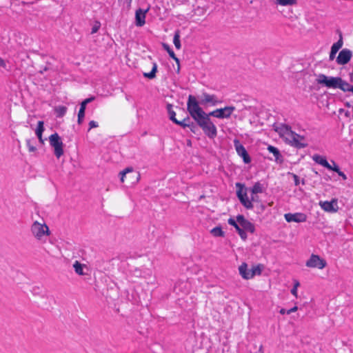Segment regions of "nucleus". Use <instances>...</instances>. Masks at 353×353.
Returning a JSON list of instances; mask_svg holds the SVG:
<instances>
[{
    "instance_id": "obj_35",
    "label": "nucleus",
    "mask_w": 353,
    "mask_h": 353,
    "mask_svg": "<svg viewBox=\"0 0 353 353\" xmlns=\"http://www.w3.org/2000/svg\"><path fill=\"white\" fill-rule=\"evenodd\" d=\"M44 130V122L43 121H39L37 123V127L35 130L36 135L42 134Z\"/></svg>"
},
{
    "instance_id": "obj_37",
    "label": "nucleus",
    "mask_w": 353,
    "mask_h": 353,
    "mask_svg": "<svg viewBox=\"0 0 353 353\" xmlns=\"http://www.w3.org/2000/svg\"><path fill=\"white\" fill-rule=\"evenodd\" d=\"M350 85V83H348L347 81L341 78V82H339V89L341 90L343 92H347V88H349Z\"/></svg>"
},
{
    "instance_id": "obj_16",
    "label": "nucleus",
    "mask_w": 353,
    "mask_h": 353,
    "mask_svg": "<svg viewBox=\"0 0 353 353\" xmlns=\"http://www.w3.org/2000/svg\"><path fill=\"white\" fill-rule=\"evenodd\" d=\"M94 99L95 98L94 97H91L85 99L81 103L80 108H79V110L78 112V119H77L78 124L81 125L83 121V119L85 117L84 110H85L87 104L92 102V101H94Z\"/></svg>"
},
{
    "instance_id": "obj_26",
    "label": "nucleus",
    "mask_w": 353,
    "mask_h": 353,
    "mask_svg": "<svg viewBox=\"0 0 353 353\" xmlns=\"http://www.w3.org/2000/svg\"><path fill=\"white\" fill-rule=\"evenodd\" d=\"M210 233L215 237H224L225 232L223 231L221 226H216L210 230Z\"/></svg>"
},
{
    "instance_id": "obj_40",
    "label": "nucleus",
    "mask_w": 353,
    "mask_h": 353,
    "mask_svg": "<svg viewBox=\"0 0 353 353\" xmlns=\"http://www.w3.org/2000/svg\"><path fill=\"white\" fill-rule=\"evenodd\" d=\"M197 123H195L194 122H189V126L188 128H190V131L194 134L199 130V128L197 127Z\"/></svg>"
},
{
    "instance_id": "obj_49",
    "label": "nucleus",
    "mask_w": 353,
    "mask_h": 353,
    "mask_svg": "<svg viewBox=\"0 0 353 353\" xmlns=\"http://www.w3.org/2000/svg\"><path fill=\"white\" fill-rule=\"evenodd\" d=\"M172 59H173L178 65L176 72L179 73L180 70L179 59L176 57L175 54L174 57H172Z\"/></svg>"
},
{
    "instance_id": "obj_27",
    "label": "nucleus",
    "mask_w": 353,
    "mask_h": 353,
    "mask_svg": "<svg viewBox=\"0 0 353 353\" xmlns=\"http://www.w3.org/2000/svg\"><path fill=\"white\" fill-rule=\"evenodd\" d=\"M157 72V64L156 63H154L152 70L150 72H144L143 76H144V77L148 78L149 79H152L155 78Z\"/></svg>"
},
{
    "instance_id": "obj_3",
    "label": "nucleus",
    "mask_w": 353,
    "mask_h": 353,
    "mask_svg": "<svg viewBox=\"0 0 353 353\" xmlns=\"http://www.w3.org/2000/svg\"><path fill=\"white\" fill-rule=\"evenodd\" d=\"M187 110L194 121L201 116L203 109L199 106V103L193 95L190 94L188 96Z\"/></svg>"
},
{
    "instance_id": "obj_36",
    "label": "nucleus",
    "mask_w": 353,
    "mask_h": 353,
    "mask_svg": "<svg viewBox=\"0 0 353 353\" xmlns=\"http://www.w3.org/2000/svg\"><path fill=\"white\" fill-rule=\"evenodd\" d=\"M216 117V110H213L209 113H206L203 110L201 113V116L200 117L201 118H202L203 119H205V120H211L210 117Z\"/></svg>"
},
{
    "instance_id": "obj_52",
    "label": "nucleus",
    "mask_w": 353,
    "mask_h": 353,
    "mask_svg": "<svg viewBox=\"0 0 353 353\" xmlns=\"http://www.w3.org/2000/svg\"><path fill=\"white\" fill-rule=\"evenodd\" d=\"M291 293L292 294L297 297V288H296V287H293L292 289L291 290Z\"/></svg>"
},
{
    "instance_id": "obj_62",
    "label": "nucleus",
    "mask_w": 353,
    "mask_h": 353,
    "mask_svg": "<svg viewBox=\"0 0 353 353\" xmlns=\"http://www.w3.org/2000/svg\"><path fill=\"white\" fill-rule=\"evenodd\" d=\"M346 105H347V107H350V103H347Z\"/></svg>"
},
{
    "instance_id": "obj_53",
    "label": "nucleus",
    "mask_w": 353,
    "mask_h": 353,
    "mask_svg": "<svg viewBox=\"0 0 353 353\" xmlns=\"http://www.w3.org/2000/svg\"><path fill=\"white\" fill-rule=\"evenodd\" d=\"M0 66L1 67H3V68H6V62L5 61L0 57Z\"/></svg>"
},
{
    "instance_id": "obj_64",
    "label": "nucleus",
    "mask_w": 353,
    "mask_h": 353,
    "mask_svg": "<svg viewBox=\"0 0 353 353\" xmlns=\"http://www.w3.org/2000/svg\"><path fill=\"white\" fill-rule=\"evenodd\" d=\"M352 143H353V140H352Z\"/></svg>"
},
{
    "instance_id": "obj_60",
    "label": "nucleus",
    "mask_w": 353,
    "mask_h": 353,
    "mask_svg": "<svg viewBox=\"0 0 353 353\" xmlns=\"http://www.w3.org/2000/svg\"><path fill=\"white\" fill-rule=\"evenodd\" d=\"M262 349H263V346H262V345H261V346H260V347H259V351H260V352H262Z\"/></svg>"
},
{
    "instance_id": "obj_12",
    "label": "nucleus",
    "mask_w": 353,
    "mask_h": 353,
    "mask_svg": "<svg viewBox=\"0 0 353 353\" xmlns=\"http://www.w3.org/2000/svg\"><path fill=\"white\" fill-rule=\"evenodd\" d=\"M276 131L279 132L280 134L283 135L295 138L300 141L305 139V137L303 136H301L296 133L295 132L292 131L291 127L288 125H282V126L279 128V130L276 129Z\"/></svg>"
},
{
    "instance_id": "obj_34",
    "label": "nucleus",
    "mask_w": 353,
    "mask_h": 353,
    "mask_svg": "<svg viewBox=\"0 0 353 353\" xmlns=\"http://www.w3.org/2000/svg\"><path fill=\"white\" fill-rule=\"evenodd\" d=\"M240 226L241 225L238 224L234 228L236 229L241 239L245 241L247 239L248 236L243 228L242 227L241 228Z\"/></svg>"
},
{
    "instance_id": "obj_43",
    "label": "nucleus",
    "mask_w": 353,
    "mask_h": 353,
    "mask_svg": "<svg viewBox=\"0 0 353 353\" xmlns=\"http://www.w3.org/2000/svg\"><path fill=\"white\" fill-rule=\"evenodd\" d=\"M31 141H32L30 139H28L26 141V144L28 148L29 152H34L37 150V148L34 145L31 144Z\"/></svg>"
},
{
    "instance_id": "obj_58",
    "label": "nucleus",
    "mask_w": 353,
    "mask_h": 353,
    "mask_svg": "<svg viewBox=\"0 0 353 353\" xmlns=\"http://www.w3.org/2000/svg\"><path fill=\"white\" fill-rule=\"evenodd\" d=\"M300 283L298 281H294V287H296L297 288L299 286Z\"/></svg>"
},
{
    "instance_id": "obj_47",
    "label": "nucleus",
    "mask_w": 353,
    "mask_h": 353,
    "mask_svg": "<svg viewBox=\"0 0 353 353\" xmlns=\"http://www.w3.org/2000/svg\"><path fill=\"white\" fill-rule=\"evenodd\" d=\"M99 126L98 123L95 121H91L89 122V129L88 131L92 128H97Z\"/></svg>"
},
{
    "instance_id": "obj_55",
    "label": "nucleus",
    "mask_w": 353,
    "mask_h": 353,
    "mask_svg": "<svg viewBox=\"0 0 353 353\" xmlns=\"http://www.w3.org/2000/svg\"><path fill=\"white\" fill-rule=\"evenodd\" d=\"M37 137H38L39 142L41 143H43V139L42 138V134L37 135Z\"/></svg>"
},
{
    "instance_id": "obj_1",
    "label": "nucleus",
    "mask_w": 353,
    "mask_h": 353,
    "mask_svg": "<svg viewBox=\"0 0 353 353\" xmlns=\"http://www.w3.org/2000/svg\"><path fill=\"white\" fill-rule=\"evenodd\" d=\"M236 188H238L236 190V196L239 199L241 203L246 208V209H252L253 204L252 202H259V199L256 194L251 195L250 199H248L247 196L246 189L245 188V185L240 183H236Z\"/></svg>"
},
{
    "instance_id": "obj_14",
    "label": "nucleus",
    "mask_w": 353,
    "mask_h": 353,
    "mask_svg": "<svg viewBox=\"0 0 353 353\" xmlns=\"http://www.w3.org/2000/svg\"><path fill=\"white\" fill-rule=\"evenodd\" d=\"M337 32L339 34V39L338 40L337 42L334 43L331 47V50L329 56V59L330 61H332L335 59L336 53L342 48L343 44V35L341 31L338 30Z\"/></svg>"
},
{
    "instance_id": "obj_63",
    "label": "nucleus",
    "mask_w": 353,
    "mask_h": 353,
    "mask_svg": "<svg viewBox=\"0 0 353 353\" xmlns=\"http://www.w3.org/2000/svg\"><path fill=\"white\" fill-rule=\"evenodd\" d=\"M302 183L305 184V180L304 179L302 180Z\"/></svg>"
},
{
    "instance_id": "obj_50",
    "label": "nucleus",
    "mask_w": 353,
    "mask_h": 353,
    "mask_svg": "<svg viewBox=\"0 0 353 353\" xmlns=\"http://www.w3.org/2000/svg\"><path fill=\"white\" fill-rule=\"evenodd\" d=\"M336 173L339 174V176H341L343 180L347 179L346 175L344 174V172L341 171V170H339Z\"/></svg>"
},
{
    "instance_id": "obj_24",
    "label": "nucleus",
    "mask_w": 353,
    "mask_h": 353,
    "mask_svg": "<svg viewBox=\"0 0 353 353\" xmlns=\"http://www.w3.org/2000/svg\"><path fill=\"white\" fill-rule=\"evenodd\" d=\"M73 268L75 272L79 275H85L86 273L83 272V268H86L85 264L81 263L79 261H76L73 264Z\"/></svg>"
},
{
    "instance_id": "obj_4",
    "label": "nucleus",
    "mask_w": 353,
    "mask_h": 353,
    "mask_svg": "<svg viewBox=\"0 0 353 353\" xmlns=\"http://www.w3.org/2000/svg\"><path fill=\"white\" fill-rule=\"evenodd\" d=\"M316 82L319 84L323 85L327 88H339V82H341V77H328L324 74H319L316 79Z\"/></svg>"
},
{
    "instance_id": "obj_42",
    "label": "nucleus",
    "mask_w": 353,
    "mask_h": 353,
    "mask_svg": "<svg viewBox=\"0 0 353 353\" xmlns=\"http://www.w3.org/2000/svg\"><path fill=\"white\" fill-rule=\"evenodd\" d=\"M101 27V23L99 21H95L92 28V31H91V34H94L96 32H98V30H99Z\"/></svg>"
},
{
    "instance_id": "obj_54",
    "label": "nucleus",
    "mask_w": 353,
    "mask_h": 353,
    "mask_svg": "<svg viewBox=\"0 0 353 353\" xmlns=\"http://www.w3.org/2000/svg\"><path fill=\"white\" fill-rule=\"evenodd\" d=\"M350 77V81L353 82V70L349 74Z\"/></svg>"
},
{
    "instance_id": "obj_15",
    "label": "nucleus",
    "mask_w": 353,
    "mask_h": 353,
    "mask_svg": "<svg viewBox=\"0 0 353 353\" xmlns=\"http://www.w3.org/2000/svg\"><path fill=\"white\" fill-rule=\"evenodd\" d=\"M150 7L145 10L139 8L135 12V25L138 27H141L145 23V15L149 11Z\"/></svg>"
},
{
    "instance_id": "obj_22",
    "label": "nucleus",
    "mask_w": 353,
    "mask_h": 353,
    "mask_svg": "<svg viewBox=\"0 0 353 353\" xmlns=\"http://www.w3.org/2000/svg\"><path fill=\"white\" fill-rule=\"evenodd\" d=\"M313 161H314L316 163L320 164L321 165L323 166L324 168H330V163L327 161L326 158L325 157L319 155V154H314L312 157Z\"/></svg>"
},
{
    "instance_id": "obj_25",
    "label": "nucleus",
    "mask_w": 353,
    "mask_h": 353,
    "mask_svg": "<svg viewBox=\"0 0 353 353\" xmlns=\"http://www.w3.org/2000/svg\"><path fill=\"white\" fill-rule=\"evenodd\" d=\"M263 268V266L261 264L252 266V268L250 269V279L253 278L255 275H261Z\"/></svg>"
},
{
    "instance_id": "obj_41",
    "label": "nucleus",
    "mask_w": 353,
    "mask_h": 353,
    "mask_svg": "<svg viewBox=\"0 0 353 353\" xmlns=\"http://www.w3.org/2000/svg\"><path fill=\"white\" fill-rule=\"evenodd\" d=\"M331 162L332 165L330 164V168H327V169L337 172L340 170L339 165L335 163L334 161H331Z\"/></svg>"
},
{
    "instance_id": "obj_2",
    "label": "nucleus",
    "mask_w": 353,
    "mask_h": 353,
    "mask_svg": "<svg viewBox=\"0 0 353 353\" xmlns=\"http://www.w3.org/2000/svg\"><path fill=\"white\" fill-rule=\"evenodd\" d=\"M197 125L203 130L204 134L210 139H214L217 135V130L211 120L199 118L195 120Z\"/></svg>"
},
{
    "instance_id": "obj_38",
    "label": "nucleus",
    "mask_w": 353,
    "mask_h": 353,
    "mask_svg": "<svg viewBox=\"0 0 353 353\" xmlns=\"http://www.w3.org/2000/svg\"><path fill=\"white\" fill-rule=\"evenodd\" d=\"M162 46H163V49L167 51V52L168 53L169 56L171 58L174 57L175 54H174V51L170 48V47L168 44H167L165 43H163Z\"/></svg>"
},
{
    "instance_id": "obj_32",
    "label": "nucleus",
    "mask_w": 353,
    "mask_h": 353,
    "mask_svg": "<svg viewBox=\"0 0 353 353\" xmlns=\"http://www.w3.org/2000/svg\"><path fill=\"white\" fill-rule=\"evenodd\" d=\"M30 292L34 296H41L42 297H44L46 295L43 294V289L39 286L32 287Z\"/></svg>"
},
{
    "instance_id": "obj_17",
    "label": "nucleus",
    "mask_w": 353,
    "mask_h": 353,
    "mask_svg": "<svg viewBox=\"0 0 353 353\" xmlns=\"http://www.w3.org/2000/svg\"><path fill=\"white\" fill-rule=\"evenodd\" d=\"M235 110L234 106H226L223 108H219L216 110V118L224 119L229 118Z\"/></svg>"
},
{
    "instance_id": "obj_48",
    "label": "nucleus",
    "mask_w": 353,
    "mask_h": 353,
    "mask_svg": "<svg viewBox=\"0 0 353 353\" xmlns=\"http://www.w3.org/2000/svg\"><path fill=\"white\" fill-rule=\"evenodd\" d=\"M293 178H294V185H299V183H300L299 177L296 174H293Z\"/></svg>"
},
{
    "instance_id": "obj_57",
    "label": "nucleus",
    "mask_w": 353,
    "mask_h": 353,
    "mask_svg": "<svg viewBox=\"0 0 353 353\" xmlns=\"http://www.w3.org/2000/svg\"><path fill=\"white\" fill-rule=\"evenodd\" d=\"M347 92H353V85H350L349 88H347Z\"/></svg>"
},
{
    "instance_id": "obj_29",
    "label": "nucleus",
    "mask_w": 353,
    "mask_h": 353,
    "mask_svg": "<svg viewBox=\"0 0 353 353\" xmlns=\"http://www.w3.org/2000/svg\"><path fill=\"white\" fill-rule=\"evenodd\" d=\"M169 119L174 123L176 120V113L173 110V105L171 103H168L166 105Z\"/></svg>"
},
{
    "instance_id": "obj_59",
    "label": "nucleus",
    "mask_w": 353,
    "mask_h": 353,
    "mask_svg": "<svg viewBox=\"0 0 353 353\" xmlns=\"http://www.w3.org/2000/svg\"><path fill=\"white\" fill-rule=\"evenodd\" d=\"M28 3H29L26 2V1H22V2H21V4H22V5H23V6H24V5H27V4H28Z\"/></svg>"
},
{
    "instance_id": "obj_20",
    "label": "nucleus",
    "mask_w": 353,
    "mask_h": 353,
    "mask_svg": "<svg viewBox=\"0 0 353 353\" xmlns=\"http://www.w3.org/2000/svg\"><path fill=\"white\" fill-rule=\"evenodd\" d=\"M268 150L270 153L273 154V155L275 158V161L276 162H279L280 163L283 162V158L277 148L272 146V145H268Z\"/></svg>"
},
{
    "instance_id": "obj_10",
    "label": "nucleus",
    "mask_w": 353,
    "mask_h": 353,
    "mask_svg": "<svg viewBox=\"0 0 353 353\" xmlns=\"http://www.w3.org/2000/svg\"><path fill=\"white\" fill-rule=\"evenodd\" d=\"M236 221L242 227L244 231H248L250 233H254L255 231V227L252 223L249 220L246 219L243 215L239 214L236 216Z\"/></svg>"
},
{
    "instance_id": "obj_18",
    "label": "nucleus",
    "mask_w": 353,
    "mask_h": 353,
    "mask_svg": "<svg viewBox=\"0 0 353 353\" xmlns=\"http://www.w3.org/2000/svg\"><path fill=\"white\" fill-rule=\"evenodd\" d=\"M216 97L214 94H209L206 92H203L202 94V99L201 101V104L205 103H211L212 105H215L219 103L220 101L215 99Z\"/></svg>"
},
{
    "instance_id": "obj_51",
    "label": "nucleus",
    "mask_w": 353,
    "mask_h": 353,
    "mask_svg": "<svg viewBox=\"0 0 353 353\" xmlns=\"http://www.w3.org/2000/svg\"><path fill=\"white\" fill-rule=\"evenodd\" d=\"M132 0H125L127 10H130L131 8V3Z\"/></svg>"
},
{
    "instance_id": "obj_6",
    "label": "nucleus",
    "mask_w": 353,
    "mask_h": 353,
    "mask_svg": "<svg viewBox=\"0 0 353 353\" xmlns=\"http://www.w3.org/2000/svg\"><path fill=\"white\" fill-rule=\"evenodd\" d=\"M50 145L54 148V153L57 159L63 154V143L57 133H54L49 137Z\"/></svg>"
},
{
    "instance_id": "obj_21",
    "label": "nucleus",
    "mask_w": 353,
    "mask_h": 353,
    "mask_svg": "<svg viewBox=\"0 0 353 353\" xmlns=\"http://www.w3.org/2000/svg\"><path fill=\"white\" fill-rule=\"evenodd\" d=\"M239 272L240 275L246 280L250 279V269L248 268V264L246 263H243L239 267Z\"/></svg>"
},
{
    "instance_id": "obj_39",
    "label": "nucleus",
    "mask_w": 353,
    "mask_h": 353,
    "mask_svg": "<svg viewBox=\"0 0 353 353\" xmlns=\"http://www.w3.org/2000/svg\"><path fill=\"white\" fill-rule=\"evenodd\" d=\"M297 310H298V307L297 306H294V307H293L291 309L288 310H286L284 308H281L280 310V311H279V313L281 314H291L292 312H294L297 311Z\"/></svg>"
},
{
    "instance_id": "obj_31",
    "label": "nucleus",
    "mask_w": 353,
    "mask_h": 353,
    "mask_svg": "<svg viewBox=\"0 0 353 353\" xmlns=\"http://www.w3.org/2000/svg\"><path fill=\"white\" fill-rule=\"evenodd\" d=\"M173 43L176 49L181 48V46L180 41V31L179 30H176L174 32Z\"/></svg>"
},
{
    "instance_id": "obj_44",
    "label": "nucleus",
    "mask_w": 353,
    "mask_h": 353,
    "mask_svg": "<svg viewBox=\"0 0 353 353\" xmlns=\"http://www.w3.org/2000/svg\"><path fill=\"white\" fill-rule=\"evenodd\" d=\"M174 123L182 127L183 128H185L189 126V123H185V121H183V120L179 121V120L176 119L174 122Z\"/></svg>"
},
{
    "instance_id": "obj_8",
    "label": "nucleus",
    "mask_w": 353,
    "mask_h": 353,
    "mask_svg": "<svg viewBox=\"0 0 353 353\" xmlns=\"http://www.w3.org/2000/svg\"><path fill=\"white\" fill-rule=\"evenodd\" d=\"M234 146L236 152L239 156H240L245 163L248 164L251 162V158L248 154L245 147L241 143L240 141L237 139L234 140Z\"/></svg>"
},
{
    "instance_id": "obj_7",
    "label": "nucleus",
    "mask_w": 353,
    "mask_h": 353,
    "mask_svg": "<svg viewBox=\"0 0 353 353\" xmlns=\"http://www.w3.org/2000/svg\"><path fill=\"white\" fill-rule=\"evenodd\" d=\"M305 265L309 268L323 269L327 265V262L319 255L312 254L310 258L306 261Z\"/></svg>"
},
{
    "instance_id": "obj_45",
    "label": "nucleus",
    "mask_w": 353,
    "mask_h": 353,
    "mask_svg": "<svg viewBox=\"0 0 353 353\" xmlns=\"http://www.w3.org/2000/svg\"><path fill=\"white\" fill-rule=\"evenodd\" d=\"M228 223L229 225L233 226L234 228H235L238 224L239 223L237 222L236 220H234V219L232 218H230L228 220Z\"/></svg>"
},
{
    "instance_id": "obj_11",
    "label": "nucleus",
    "mask_w": 353,
    "mask_h": 353,
    "mask_svg": "<svg viewBox=\"0 0 353 353\" xmlns=\"http://www.w3.org/2000/svg\"><path fill=\"white\" fill-rule=\"evenodd\" d=\"M352 56V51L349 49L344 48L339 53L336 59V63L339 65H345L350 61Z\"/></svg>"
},
{
    "instance_id": "obj_9",
    "label": "nucleus",
    "mask_w": 353,
    "mask_h": 353,
    "mask_svg": "<svg viewBox=\"0 0 353 353\" xmlns=\"http://www.w3.org/2000/svg\"><path fill=\"white\" fill-rule=\"evenodd\" d=\"M120 180L121 182H124V178L132 181L135 179V182H138L140 179V174L139 172L134 171L133 168L128 167L119 173Z\"/></svg>"
},
{
    "instance_id": "obj_5",
    "label": "nucleus",
    "mask_w": 353,
    "mask_h": 353,
    "mask_svg": "<svg viewBox=\"0 0 353 353\" xmlns=\"http://www.w3.org/2000/svg\"><path fill=\"white\" fill-rule=\"evenodd\" d=\"M32 235L38 240L41 239L44 235H50V232L46 223H40L37 221L33 222L30 228Z\"/></svg>"
},
{
    "instance_id": "obj_28",
    "label": "nucleus",
    "mask_w": 353,
    "mask_h": 353,
    "mask_svg": "<svg viewBox=\"0 0 353 353\" xmlns=\"http://www.w3.org/2000/svg\"><path fill=\"white\" fill-rule=\"evenodd\" d=\"M54 112L57 117H63L67 112V108L63 105H59L54 108Z\"/></svg>"
},
{
    "instance_id": "obj_46",
    "label": "nucleus",
    "mask_w": 353,
    "mask_h": 353,
    "mask_svg": "<svg viewBox=\"0 0 353 353\" xmlns=\"http://www.w3.org/2000/svg\"><path fill=\"white\" fill-rule=\"evenodd\" d=\"M132 274L136 277H140L141 276V271L139 268H135L134 270L132 271Z\"/></svg>"
},
{
    "instance_id": "obj_19",
    "label": "nucleus",
    "mask_w": 353,
    "mask_h": 353,
    "mask_svg": "<svg viewBox=\"0 0 353 353\" xmlns=\"http://www.w3.org/2000/svg\"><path fill=\"white\" fill-rule=\"evenodd\" d=\"M286 141L290 143L292 146L295 147L296 148L301 149L304 148L307 146V143H305L301 142L300 140L292 138L288 136L285 137Z\"/></svg>"
},
{
    "instance_id": "obj_30",
    "label": "nucleus",
    "mask_w": 353,
    "mask_h": 353,
    "mask_svg": "<svg viewBox=\"0 0 353 353\" xmlns=\"http://www.w3.org/2000/svg\"><path fill=\"white\" fill-rule=\"evenodd\" d=\"M263 191V185L260 182L255 183L253 187L250 189V192L252 194L261 193Z\"/></svg>"
},
{
    "instance_id": "obj_56",
    "label": "nucleus",
    "mask_w": 353,
    "mask_h": 353,
    "mask_svg": "<svg viewBox=\"0 0 353 353\" xmlns=\"http://www.w3.org/2000/svg\"><path fill=\"white\" fill-rule=\"evenodd\" d=\"M183 121H185V123H189V122H191L190 121V119L188 116H187L186 117L183 118L182 119Z\"/></svg>"
},
{
    "instance_id": "obj_23",
    "label": "nucleus",
    "mask_w": 353,
    "mask_h": 353,
    "mask_svg": "<svg viewBox=\"0 0 353 353\" xmlns=\"http://www.w3.org/2000/svg\"><path fill=\"white\" fill-rule=\"evenodd\" d=\"M334 202L335 201H321L320 205L326 212H336V210L334 208L333 205Z\"/></svg>"
},
{
    "instance_id": "obj_33",
    "label": "nucleus",
    "mask_w": 353,
    "mask_h": 353,
    "mask_svg": "<svg viewBox=\"0 0 353 353\" xmlns=\"http://www.w3.org/2000/svg\"><path fill=\"white\" fill-rule=\"evenodd\" d=\"M275 3L281 6H292L296 3V0H276Z\"/></svg>"
},
{
    "instance_id": "obj_61",
    "label": "nucleus",
    "mask_w": 353,
    "mask_h": 353,
    "mask_svg": "<svg viewBox=\"0 0 353 353\" xmlns=\"http://www.w3.org/2000/svg\"><path fill=\"white\" fill-rule=\"evenodd\" d=\"M43 70H44V71L48 70V68H47V67H45V68H43Z\"/></svg>"
},
{
    "instance_id": "obj_13",
    "label": "nucleus",
    "mask_w": 353,
    "mask_h": 353,
    "mask_svg": "<svg viewBox=\"0 0 353 353\" xmlns=\"http://www.w3.org/2000/svg\"><path fill=\"white\" fill-rule=\"evenodd\" d=\"M285 219L287 222H295V223H301L305 222L307 219V216L304 213L296 212L294 214L287 213L284 215Z\"/></svg>"
}]
</instances>
